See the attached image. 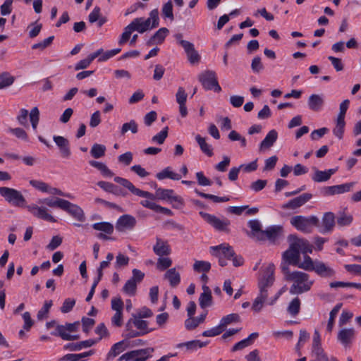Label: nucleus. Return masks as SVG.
<instances>
[{"mask_svg":"<svg viewBox=\"0 0 361 361\" xmlns=\"http://www.w3.org/2000/svg\"><path fill=\"white\" fill-rule=\"evenodd\" d=\"M159 11L158 9H153L149 13V17L147 19L144 18H135L128 25L124 28L119 40L118 44L123 45L130 38L133 32L137 31L143 33L150 29L159 26Z\"/></svg>","mask_w":361,"mask_h":361,"instance_id":"nucleus-3","label":"nucleus"},{"mask_svg":"<svg viewBox=\"0 0 361 361\" xmlns=\"http://www.w3.org/2000/svg\"><path fill=\"white\" fill-rule=\"evenodd\" d=\"M290 241L291 243L288 250L285 251L283 254V259L285 261L283 263H286L288 266V264H291L298 267L300 258V250L294 240Z\"/></svg>","mask_w":361,"mask_h":361,"instance_id":"nucleus-9","label":"nucleus"},{"mask_svg":"<svg viewBox=\"0 0 361 361\" xmlns=\"http://www.w3.org/2000/svg\"><path fill=\"white\" fill-rule=\"evenodd\" d=\"M130 259L122 253H118L116 257L114 267L117 269L128 266Z\"/></svg>","mask_w":361,"mask_h":361,"instance_id":"nucleus-57","label":"nucleus"},{"mask_svg":"<svg viewBox=\"0 0 361 361\" xmlns=\"http://www.w3.org/2000/svg\"><path fill=\"white\" fill-rule=\"evenodd\" d=\"M335 226V215L333 212H329L324 214L322 219V228L319 230L322 233H326L332 231Z\"/></svg>","mask_w":361,"mask_h":361,"instance_id":"nucleus-21","label":"nucleus"},{"mask_svg":"<svg viewBox=\"0 0 361 361\" xmlns=\"http://www.w3.org/2000/svg\"><path fill=\"white\" fill-rule=\"evenodd\" d=\"M168 136V127L164 128L161 132L152 137V141L153 142L161 145L164 142Z\"/></svg>","mask_w":361,"mask_h":361,"instance_id":"nucleus-60","label":"nucleus"},{"mask_svg":"<svg viewBox=\"0 0 361 361\" xmlns=\"http://www.w3.org/2000/svg\"><path fill=\"white\" fill-rule=\"evenodd\" d=\"M210 252L214 256H221L228 259H230L234 255L233 247L226 243L211 247Z\"/></svg>","mask_w":361,"mask_h":361,"instance_id":"nucleus-17","label":"nucleus"},{"mask_svg":"<svg viewBox=\"0 0 361 361\" xmlns=\"http://www.w3.org/2000/svg\"><path fill=\"white\" fill-rule=\"evenodd\" d=\"M30 184L36 188L37 190L43 192H47L49 189V185L43 181L37 180H30Z\"/></svg>","mask_w":361,"mask_h":361,"instance_id":"nucleus-62","label":"nucleus"},{"mask_svg":"<svg viewBox=\"0 0 361 361\" xmlns=\"http://www.w3.org/2000/svg\"><path fill=\"white\" fill-rule=\"evenodd\" d=\"M207 312L201 314L198 317H191L185 321V326L188 330L195 329L200 324L205 320Z\"/></svg>","mask_w":361,"mask_h":361,"instance_id":"nucleus-37","label":"nucleus"},{"mask_svg":"<svg viewBox=\"0 0 361 361\" xmlns=\"http://www.w3.org/2000/svg\"><path fill=\"white\" fill-rule=\"evenodd\" d=\"M14 82V78L8 73L4 72L0 74V90L11 85Z\"/></svg>","mask_w":361,"mask_h":361,"instance_id":"nucleus-54","label":"nucleus"},{"mask_svg":"<svg viewBox=\"0 0 361 361\" xmlns=\"http://www.w3.org/2000/svg\"><path fill=\"white\" fill-rule=\"evenodd\" d=\"M133 325L137 330L145 332V335L152 331V329H148V322L142 320V318L135 314H133L132 317L127 322V326L132 327Z\"/></svg>","mask_w":361,"mask_h":361,"instance_id":"nucleus-22","label":"nucleus"},{"mask_svg":"<svg viewBox=\"0 0 361 361\" xmlns=\"http://www.w3.org/2000/svg\"><path fill=\"white\" fill-rule=\"evenodd\" d=\"M314 173L312 177L314 182L321 183L329 180L331 176L337 171V169H331L326 171H319L316 168H313Z\"/></svg>","mask_w":361,"mask_h":361,"instance_id":"nucleus-26","label":"nucleus"},{"mask_svg":"<svg viewBox=\"0 0 361 361\" xmlns=\"http://www.w3.org/2000/svg\"><path fill=\"white\" fill-rule=\"evenodd\" d=\"M161 200H168L171 203H175L176 207L183 205V199L177 195H173V190L170 189L157 188L156 190L155 195Z\"/></svg>","mask_w":361,"mask_h":361,"instance_id":"nucleus-13","label":"nucleus"},{"mask_svg":"<svg viewBox=\"0 0 361 361\" xmlns=\"http://www.w3.org/2000/svg\"><path fill=\"white\" fill-rule=\"evenodd\" d=\"M63 210L68 212L73 218L78 221L83 222L85 220V214L81 207L68 200L66 201Z\"/></svg>","mask_w":361,"mask_h":361,"instance_id":"nucleus-16","label":"nucleus"},{"mask_svg":"<svg viewBox=\"0 0 361 361\" xmlns=\"http://www.w3.org/2000/svg\"><path fill=\"white\" fill-rule=\"evenodd\" d=\"M278 137L276 130H270L259 145V150L264 151L272 147Z\"/></svg>","mask_w":361,"mask_h":361,"instance_id":"nucleus-29","label":"nucleus"},{"mask_svg":"<svg viewBox=\"0 0 361 361\" xmlns=\"http://www.w3.org/2000/svg\"><path fill=\"white\" fill-rule=\"evenodd\" d=\"M97 342V341L96 340L88 339L76 343H68L64 346V348L71 351H78L82 348L91 347L94 345Z\"/></svg>","mask_w":361,"mask_h":361,"instance_id":"nucleus-32","label":"nucleus"},{"mask_svg":"<svg viewBox=\"0 0 361 361\" xmlns=\"http://www.w3.org/2000/svg\"><path fill=\"white\" fill-rule=\"evenodd\" d=\"M319 276L326 279L334 278L336 271L328 264L319 260H316V267L314 271Z\"/></svg>","mask_w":361,"mask_h":361,"instance_id":"nucleus-19","label":"nucleus"},{"mask_svg":"<svg viewBox=\"0 0 361 361\" xmlns=\"http://www.w3.org/2000/svg\"><path fill=\"white\" fill-rule=\"evenodd\" d=\"M207 344V342H202L199 340H193L185 343H180L177 345V348H180L184 346L186 348L187 350L193 351L198 348L206 346Z\"/></svg>","mask_w":361,"mask_h":361,"instance_id":"nucleus-39","label":"nucleus"},{"mask_svg":"<svg viewBox=\"0 0 361 361\" xmlns=\"http://www.w3.org/2000/svg\"><path fill=\"white\" fill-rule=\"evenodd\" d=\"M202 289L204 291L199 298V303L202 308H206L212 305V295L208 286H203Z\"/></svg>","mask_w":361,"mask_h":361,"instance_id":"nucleus-31","label":"nucleus"},{"mask_svg":"<svg viewBox=\"0 0 361 361\" xmlns=\"http://www.w3.org/2000/svg\"><path fill=\"white\" fill-rule=\"evenodd\" d=\"M66 201V200L59 197H47L38 200L37 203L39 204H46L49 207H58L60 208L61 209H63Z\"/></svg>","mask_w":361,"mask_h":361,"instance_id":"nucleus-34","label":"nucleus"},{"mask_svg":"<svg viewBox=\"0 0 361 361\" xmlns=\"http://www.w3.org/2000/svg\"><path fill=\"white\" fill-rule=\"evenodd\" d=\"M164 278L169 281V283L172 287L177 286L180 281V274L175 268H171L166 271L164 274Z\"/></svg>","mask_w":361,"mask_h":361,"instance_id":"nucleus-38","label":"nucleus"},{"mask_svg":"<svg viewBox=\"0 0 361 361\" xmlns=\"http://www.w3.org/2000/svg\"><path fill=\"white\" fill-rule=\"evenodd\" d=\"M319 219L315 216H305L302 215L294 216L290 219V224L298 231L305 233H310L314 226H318Z\"/></svg>","mask_w":361,"mask_h":361,"instance_id":"nucleus-4","label":"nucleus"},{"mask_svg":"<svg viewBox=\"0 0 361 361\" xmlns=\"http://www.w3.org/2000/svg\"><path fill=\"white\" fill-rule=\"evenodd\" d=\"M54 39V36H50L47 39H44L42 42L34 44L32 46V49L44 50L45 48L48 47L52 43Z\"/></svg>","mask_w":361,"mask_h":361,"instance_id":"nucleus-61","label":"nucleus"},{"mask_svg":"<svg viewBox=\"0 0 361 361\" xmlns=\"http://www.w3.org/2000/svg\"><path fill=\"white\" fill-rule=\"evenodd\" d=\"M161 13L164 18L173 20L174 16L173 13V4L171 1H168L163 5Z\"/></svg>","mask_w":361,"mask_h":361,"instance_id":"nucleus-55","label":"nucleus"},{"mask_svg":"<svg viewBox=\"0 0 361 361\" xmlns=\"http://www.w3.org/2000/svg\"><path fill=\"white\" fill-rule=\"evenodd\" d=\"M154 252L159 256H168L171 254V248L167 241L157 238L156 244L153 246Z\"/></svg>","mask_w":361,"mask_h":361,"instance_id":"nucleus-24","label":"nucleus"},{"mask_svg":"<svg viewBox=\"0 0 361 361\" xmlns=\"http://www.w3.org/2000/svg\"><path fill=\"white\" fill-rule=\"evenodd\" d=\"M290 240H294L297 247L303 254L311 253L312 252V246L308 243L307 240L297 238L296 235H290L288 237Z\"/></svg>","mask_w":361,"mask_h":361,"instance_id":"nucleus-30","label":"nucleus"},{"mask_svg":"<svg viewBox=\"0 0 361 361\" xmlns=\"http://www.w3.org/2000/svg\"><path fill=\"white\" fill-rule=\"evenodd\" d=\"M156 177L159 180L170 178L171 180H178L181 178L180 176L172 171L169 166L165 168L161 171L157 173Z\"/></svg>","mask_w":361,"mask_h":361,"instance_id":"nucleus-40","label":"nucleus"},{"mask_svg":"<svg viewBox=\"0 0 361 361\" xmlns=\"http://www.w3.org/2000/svg\"><path fill=\"white\" fill-rule=\"evenodd\" d=\"M172 264V260L169 257H159L157 261V269L160 270H165L170 267Z\"/></svg>","mask_w":361,"mask_h":361,"instance_id":"nucleus-64","label":"nucleus"},{"mask_svg":"<svg viewBox=\"0 0 361 361\" xmlns=\"http://www.w3.org/2000/svg\"><path fill=\"white\" fill-rule=\"evenodd\" d=\"M345 126V120L336 118V126L333 129V133L336 137H337L340 140L343 138Z\"/></svg>","mask_w":361,"mask_h":361,"instance_id":"nucleus-52","label":"nucleus"},{"mask_svg":"<svg viewBox=\"0 0 361 361\" xmlns=\"http://www.w3.org/2000/svg\"><path fill=\"white\" fill-rule=\"evenodd\" d=\"M153 348H147L145 349L135 350L128 352L119 357V360L125 361H145L152 356L154 352Z\"/></svg>","mask_w":361,"mask_h":361,"instance_id":"nucleus-7","label":"nucleus"},{"mask_svg":"<svg viewBox=\"0 0 361 361\" xmlns=\"http://www.w3.org/2000/svg\"><path fill=\"white\" fill-rule=\"evenodd\" d=\"M283 235V227L281 226H273L269 227L257 235V240H264L268 239L271 243H275Z\"/></svg>","mask_w":361,"mask_h":361,"instance_id":"nucleus-11","label":"nucleus"},{"mask_svg":"<svg viewBox=\"0 0 361 361\" xmlns=\"http://www.w3.org/2000/svg\"><path fill=\"white\" fill-rule=\"evenodd\" d=\"M53 140L59 149L61 157L69 159L71 155V151L68 139L63 136L54 135Z\"/></svg>","mask_w":361,"mask_h":361,"instance_id":"nucleus-18","label":"nucleus"},{"mask_svg":"<svg viewBox=\"0 0 361 361\" xmlns=\"http://www.w3.org/2000/svg\"><path fill=\"white\" fill-rule=\"evenodd\" d=\"M312 197V194L303 193L283 204L281 208L285 210H296L307 202Z\"/></svg>","mask_w":361,"mask_h":361,"instance_id":"nucleus-12","label":"nucleus"},{"mask_svg":"<svg viewBox=\"0 0 361 361\" xmlns=\"http://www.w3.org/2000/svg\"><path fill=\"white\" fill-rule=\"evenodd\" d=\"M79 325V322H75L73 323H66L65 325L57 324L56 326L55 331L51 332V335L59 336L63 340L67 341V338H66L69 336L71 332L77 331Z\"/></svg>","mask_w":361,"mask_h":361,"instance_id":"nucleus-10","label":"nucleus"},{"mask_svg":"<svg viewBox=\"0 0 361 361\" xmlns=\"http://www.w3.org/2000/svg\"><path fill=\"white\" fill-rule=\"evenodd\" d=\"M281 269L284 280L292 283L289 289L291 295H301L311 290L314 281L311 279L308 274L301 271H290L286 263H281Z\"/></svg>","mask_w":361,"mask_h":361,"instance_id":"nucleus-2","label":"nucleus"},{"mask_svg":"<svg viewBox=\"0 0 361 361\" xmlns=\"http://www.w3.org/2000/svg\"><path fill=\"white\" fill-rule=\"evenodd\" d=\"M128 131H130L133 134L137 133L138 126L134 120H131L129 122L123 124L121 129V135H124Z\"/></svg>","mask_w":361,"mask_h":361,"instance_id":"nucleus-49","label":"nucleus"},{"mask_svg":"<svg viewBox=\"0 0 361 361\" xmlns=\"http://www.w3.org/2000/svg\"><path fill=\"white\" fill-rule=\"evenodd\" d=\"M274 271L275 266L272 263H269L267 266L262 267L261 269L257 279L259 293L252 305V310L255 312H260L265 302L269 305L275 304L281 294V291H279L274 298L268 299V289L272 286L275 281Z\"/></svg>","mask_w":361,"mask_h":361,"instance_id":"nucleus-1","label":"nucleus"},{"mask_svg":"<svg viewBox=\"0 0 361 361\" xmlns=\"http://www.w3.org/2000/svg\"><path fill=\"white\" fill-rule=\"evenodd\" d=\"M315 267L316 260L313 261L312 258L308 255H305L304 257V261L301 263L299 262L298 265V267L309 271H314Z\"/></svg>","mask_w":361,"mask_h":361,"instance_id":"nucleus-47","label":"nucleus"},{"mask_svg":"<svg viewBox=\"0 0 361 361\" xmlns=\"http://www.w3.org/2000/svg\"><path fill=\"white\" fill-rule=\"evenodd\" d=\"M122 290L129 296H134L137 291V283L134 282V279H129L123 286Z\"/></svg>","mask_w":361,"mask_h":361,"instance_id":"nucleus-48","label":"nucleus"},{"mask_svg":"<svg viewBox=\"0 0 361 361\" xmlns=\"http://www.w3.org/2000/svg\"><path fill=\"white\" fill-rule=\"evenodd\" d=\"M329 286L331 288H346V287H353L356 288L357 289L361 290V283H352V282H343V281H335V282H331L329 283Z\"/></svg>","mask_w":361,"mask_h":361,"instance_id":"nucleus-58","label":"nucleus"},{"mask_svg":"<svg viewBox=\"0 0 361 361\" xmlns=\"http://www.w3.org/2000/svg\"><path fill=\"white\" fill-rule=\"evenodd\" d=\"M312 353L315 355L317 361H330L324 354V350L320 343H312Z\"/></svg>","mask_w":361,"mask_h":361,"instance_id":"nucleus-44","label":"nucleus"},{"mask_svg":"<svg viewBox=\"0 0 361 361\" xmlns=\"http://www.w3.org/2000/svg\"><path fill=\"white\" fill-rule=\"evenodd\" d=\"M195 192L199 196H200L202 197H204V198H206V199H209V200H212L214 202H216V203L226 202H228V201L230 200L229 197H218V196L214 195H210V194L204 193L202 192H200L197 189H195Z\"/></svg>","mask_w":361,"mask_h":361,"instance_id":"nucleus-50","label":"nucleus"},{"mask_svg":"<svg viewBox=\"0 0 361 361\" xmlns=\"http://www.w3.org/2000/svg\"><path fill=\"white\" fill-rule=\"evenodd\" d=\"M307 105L310 110L319 111L324 105V97L322 94H312L307 100Z\"/></svg>","mask_w":361,"mask_h":361,"instance_id":"nucleus-23","label":"nucleus"},{"mask_svg":"<svg viewBox=\"0 0 361 361\" xmlns=\"http://www.w3.org/2000/svg\"><path fill=\"white\" fill-rule=\"evenodd\" d=\"M211 269V264L206 261L197 260L193 264V269L197 272H208Z\"/></svg>","mask_w":361,"mask_h":361,"instance_id":"nucleus-53","label":"nucleus"},{"mask_svg":"<svg viewBox=\"0 0 361 361\" xmlns=\"http://www.w3.org/2000/svg\"><path fill=\"white\" fill-rule=\"evenodd\" d=\"M195 140L203 153L209 157L213 156L214 153L212 147L210 145L207 143L204 137H201L200 135H197Z\"/></svg>","mask_w":361,"mask_h":361,"instance_id":"nucleus-42","label":"nucleus"},{"mask_svg":"<svg viewBox=\"0 0 361 361\" xmlns=\"http://www.w3.org/2000/svg\"><path fill=\"white\" fill-rule=\"evenodd\" d=\"M240 322V317L238 314L236 313H232L230 314H228L224 317L221 318L220 321V324H221V326L225 329L226 326L231 324L233 323H238Z\"/></svg>","mask_w":361,"mask_h":361,"instance_id":"nucleus-45","label":"nucleus"},{"mask_svg":"<svg viewBox=\"0 0 361 361\" xmlns=\"http://www.w3.org/2000/svg\"><path fill=\"white\" fill-rule=\"evenodd\" d=\"M0 195L8 203L16 207H23L26 200L22 193L13 188L8 187H0Z\"/></svg>","mask_w":361,"mask_h":361,"instance_id":"nucleus-5","label":"nucleus"},{"mask_svg":"<svg viewBox=\"0 0 361 361\" xmlns=\"http://www.w3.org/2000/svg\"><path fill=\"white\" fill-rule=\"evenodd\" d=\"M136 219L130 214H124L119 217L116 224V229L119 232L132 230L136 225Z\"/></svg>","mask_w":361,"mask_h":361,"instance_id":"nucleus-15","label":"nucleus"},{"mask_svg":"<svg viewBox=\"0 0 361 361\" xmlns=\"http://www.w3.org/2000/svg\"><path fill=\"white\" fill-rule=\"evenodd\" d=\"M92 226L94 230L102 231L108 235H111L114 232V226L109 222L94 223Z\"/></svg>","mask_w":361,"mask_h":361,"instance_id":"nucleus-43","label":"nucleus"},{"mask_svg":"<svg viewBox=\"0 0 361 361\" xmlns=\"http://www.w3.org/2000/svg\"><path fill=\"white\" fill-rule=\"evenodd\" d=\"M52 305V301H46L43 305V307L38 311L37 312V319L39 320L43 319L44 317H47V314H48L49 309L51 308Z\"/></svg>","mask_w":361,"mask_h":361,"instance_id":"nucleus-63","label":"nucleus"},{"mask_svg":"<svg viewBox=\"0 0 361 361\" xmlns=\"http://www.w3.org/2000/svg\"><path fill=\"white\" fill-rule=\"evenodd\" d=\"M248 226L252 230V235L257 238V235H261V233L264 231L261 229V223L257 219H252L248 221Z\"/></svg>","mask_w":361,"mask_h":361,"instance_id":"nucleus-56","label":"nucleus"},{"mask_svg":"<svg viewBox=\"0 0 361 361\" xmlns=\"http://www.w3.org/2000/svg\"><path fill=\"white\" fill-rule=\"evenodd\" d=\"M353 329H343L338 334V340L345 347L348 346L354 337Z\"/></svg>","mask_w":361,"mask_h":361,"instance_id":"nucleus-28","label":"nucleus"},{"mask_svg":"<svg viewBox=\"0 0 361 361\" xmlns=\"http://www.w3.org/2000/svg\"><path fill=\"white\" fill-rule=\"evenodd\" d=\"M168 33H169V30L167 28H166V27L160 28L147 42V45L152 46L156 43H157V44L162 43Z\"/></svg>","mask_w":361,"mask_h":361,"instance_id":"nucleus-35","label":"nucleus"},{"mask_svg":"<svg viewBox=\"0 0 361 361\" xmlns=\"http://www.w3.org/2000/svg\"><path fill=\"white\" fill-rule=\"evenodd\" d=\"M224 331V328L221 326V324H219L215 327L203 331L202 335L204 337H213L221 334Z\"/></svg>","mask_w":361,"mask_h":361,"instance_id":"nucleus-59","label":"nucleus"},{"mask_svg":"<svg viewBox=\"0 0 361 361\" xmlns=\"http://www.w3.org/2000/svg\"><path fill=\"white\" fill-rule=\"evenodd\" d=\"M300 300L299 298H294L289 303L287 311L291 316H296L298 314L300 310Z\"/></svg>","mask_w":361,"mask_h":361,"instance_id":"nucleus-46","label":"nucleus"},{"mask_svg":"<svg viewBox=\"0 0 361 361\" xmlns=\"http://www.w3.org/2000/svg\"><path fill=\"white\" fill-rule=\"evenodd\" d=\"M126 348L127 346L126 345L125 340L114 344L107 354L106 359L110 360L111 358L116 357L117 355L123 352Z\"/></svg>","mask_w":361,"mask_h":361,"instance_id":"nucleus-36","label":"nucleus"},{"mask_svg":"<svg viewBox=\"0 0 361 361\" xmlns=\"http://www.w3.org/2000/svg\"><path fill=\"white\" fill-rule=\"evenodd\" d=\"M106 152V147L101 144L95 143L92 145L90 154L92 157L95 159H99L104 156Z\"/></svg>","mask_w":361,"mask_h":361,"instance_id":"nucleus-51","label":"nucleus"},{"mask_svg":"<svg viewBox=\"0 0 361 361\" xmlns=\"http://www.w3.org/2000/svg\"><path fill=\"white\" fill-rule=\"evenodd\" d=\"M259 336V334L257 332L252 333L250 334V336L237 343H235L231 351L235 352L238 350H243V348L250 346L252 344L253 341Z\"/></svg>","mask_w":361,"mask_h":361,"instance_id":"nucleus-33","label":"nucleus"},{"mask_svg":"<svg viewBox=\"0 0 361 361\" xmlns=\"http://www.w3.org/2000/svg\"><path fill=\"white\" fill-rule=\"evenodd\" d=\"M94 353V350H90L79 354H66L60 359V361H80L82 358L91 356Z\"/></svg>","mask_w":361,"mask_h":361,"instance_id":"nucleus-41","label":"nucleus"},{"mask_svg":"<svg viewBox=\"0 0 361 361\" xmlns=\"http://www.w3.org/2000/svg\"><path fill=\"white\" fill-rule=\"evenodd\" d=\"M353 221V215L347 212V209L345 208L338 212L336 215V222L338 226H348Z\"/></svg>","mask_w":361,"mask_h":361,"instance_id":"nucleus-27","label":"nucleus"},{"mask_svg":"<svg viewBox=\"0 0 361 361\" xmlns=\"http://www.w3.org/2000/svg\"><path fill=\"white\" fill-rule=\"evenodd\" d=\"M354 185V183H347L341 185L324 187L323 194L325 196L342 194L350 191Z\"/></svg>","mask_w":361,"mask_h":361,"instance_id":"nucleus-20","label":"nucleus"},{"mask_svg":"<svg viewBox=\"0 0 361 361\" xmlns=\"http://www.w3.org/2000/svg\"><path fill=\"white\" fill-rule=\"evenodd\" d=\"M121 185H123V187L128 188L133 194H134L135 195H137L139 197L149 198L151 200L154 199V196L152 193L147 192V191L141 190L137 188L136 187L134 186V185L131 182H130L128 180H127L126 178L123 179V180Z\"/></svg>","mask_w":361,"mask_h":361,"instance_id":"nucleus-25","label":"nucleus"},{"mask_svg":"<svg viewBox=\"0 0 361 361\" xmlns=\"http://www.w3.org/2000/svg\"><path fill=\"white\" fill-rule=\"evenodd\" d=\"M200 215L210 225H212L215 229L219 231L228 232V226L230 225V221L227 219H220L214 215H212L207 213L201 212Z\"/></svg>","mask_w":361,"mask_h":361,"instance_id":"nucleus-8","label":"nucleus"},{"mask_svg":"<svg viewBox=\"0 0 361 361\" xmlns=\"http://www.w3.org/2000/svg\"><path fill=\"white\" fill-rule=\"evenodd\" d=\"M198 79L206 90H214V91L216 92L221 91V87L219 85L214 71L209 70L205 71L199 75Z\"/></svg>","mask_w":361,"mask_h":361,"instance_id":"nucleus-6","label":"nucleus"},{"mask_svg":"<svg viewBox=\"0 0 361 361\" xmlns=\"http://www.w3.org/2000/svg\"><path fill=\"white\" fill-rule=\"evenodd\" d=\"M27 210L35 217L49 222H56V219L48 213V209L45 207H39L37 204H30L27 206Z\"/></svg>","mask_w":361,"mask_h":361,"instance_id":"nucleus-14","label":"nucleus"}]
</instances>
